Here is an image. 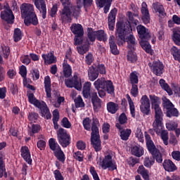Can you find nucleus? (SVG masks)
Listing matches in <instances>:
<instances>
[{
	"instance_id": "1",
	"label": "nucleus",
	"mask_w": 180,
	"mask_h": 180,
	"mask_svg": "<svg viewBox=\"0 0 180 180\" xmlns=\"http://www.w3.org/2000/svg\"><path fill=\"white\" fill-rule=\"evenodd\" d=\"M82 124L84 129L88 131L91 129V142L96 153L102 150L101 144V139L99 137V120L96 117H93L92 120L89 117H86L83 120Z\"/></svg>"
},
{
	"instance_id": "2",
	"label": "nucleus",
	"mask_w": 180,
	"mask_h": 180,
	"mask_svg": "<svg viewBox=\"0 0 180 180\" xmlns=\"http://www.w3.org/2000/svg\"><path fill=\"white\" fill-rule=\"evenodd\" d=\"M21 15L22 18H25L24 23L26 26H30V25H34L36 26L39 24V20H37V16L36 13H34V7L30 4H22L20 7Z\"/></svg>"
},
{
	"instance_id": "3",
	"label": "nucleus",
	"mask_w": 180,
	"mask_h": 180,
	"mask_svg": "<svg viewBox=\"0 0 180 180\" xmlns=\"http://www.w3.org/2000/svg\"><path fill=\"white\" fill-rule=\"evenodd\" d=\"M136 30L138 32L139 37L141 39L140 44L142 49H143L148 54H153L151 45H150L148 41H147V40L151 37L148 29L141 25H139L136 27Z\"/></svg>"
},
{
	"instance_id": "4",
	"label": "nucleus",
	"mask_w": 180,
	"mask_h": 180,
	"mask_svg": "<svg viewBox=\"0 0 180 180\" xmlns=\"http://www.w3.org/2000/svg\"><path fill=\"white\" fill-rule=\"evenodd\" d=\"M28 101L30 103L36 106L41 110V115L42 117H45V119H51V113L50 112V110H49V107H47V104L44 103V101H39V100L34 98V94L30 93L28 94Z\"/></svg>"
},
{
	"instance_id": "5",
	"label": "nucleus",
	"mask_w": 180,
	"mask_h": 180,
	"mask_svg": "<svg viewBox=\"0 0 180 180\" xmlns=\"http://www.w3.org/2000/svg\"><path fill=\"white\" fill-rule=\"evenodd\" d=\"M164 118H161L158 121L154 120L152 126L153 129L158 136H161L165 146H168V131L164 129Z\"/></svg>"
},
{
	"instance_id": "6",
	"label": "nucleus",
	"mask_w": 180,
	"mask_h": 180,
	"mask_svg": "<svg viewBox=\"0 0 180 180\" xmlns=\"http://www.w3.org/2000/svg\"><path fill=\"white\" fill-rule=\"evenodd\" d=\"M117 39L118 46H123L126 43V34L130 33L131 27L130 25L127 26L121 22H117Z\"/></svg>"
},
{
	"instance_id": "7",
	"label": "nucleus",
	"mask_w": 180,
	"mask_h": 180,
	"mask_svg": "<svg viewBox=\"0 0 180 180\" xmlns=\"http://www.w3.org/2000/svg\"><path fill=\"white\" fill-rule=\"evenodd\" d=\"M145 139L149 153H150L154 158H155L157 162L161 164V162H162V154H161L160 150H158L155 147V145H154V142H153V140H151V136H150L148 134H145Z\"/></svg>"
},
{
	"instance_id": "8",
	"label": "nucleus",
	"mask_w": 180,
	"mask_h": 180,
	"mask_svg": "<svg viewBox=\"0 0 180 180\" xmlns=\"http://www.w3.org/2000/svg\"><path fill=\"white\" fill-rule=\"evenodd\" d=\"M150 101L152 105V109L155 110L154 120L158 121L160 119H164V112L160 105H161V100L160 98L155 95L149 96Z\"/></svg>"
},
{
	"instance_id": "9",
	"label": "nucleus",
	"mask_w": 180,
	"mask_h": 180,
	"mask_svg": "<svg viewBox=\"0 0 180 180\" xmlns=\"http://www.w3.org/2000/svg\"><path fill=\"white\" fill-rule=\"evenodd\" d=\"M94 85L96 89H104L107 91L108 94H110L111 95L115 94V86H113V82L110 80L100 78L94 82Z\"/></svg>"
},
{
	"instance_id": "10",
	"label": "nucleus",
	"mask_w": 180,
	"mask_h": 180,
	"mask_svg": "<svg viewBox=\"0 0 180 180\" xmlns=\"http://www.w3.org/2000/svg\"><path fill=\"white\" fill-rule=\"evenodd\" d=\"M70 30L75 34V45L82 44V38L84 37V27L82 25L74 23L70 26Z\"/></svg>"
},
{
	"instance_id": "11",
	"label": "nucleus",
	"mask_w": 180,
	"mask_h": 180,
	"mask_svg": "<svg viewBox=\"0 0 180 180\" xmlns=\"http://www.w3.org/2000/svg\"><path fill=\"white\" fill-rule=\"evenodd\" d=\"M49 144L51 150L53 151L55 157H56L60 162H64V161H65V155L61 150L60 145L56 141V139L51 138L49 141Z\"/></svg>"
},
{
	"instance_id": "12",
	"label": "nucleus",
	"mask_w": 180,
	"mask_h": 180,
	"mask_svg": "<svg viewBox=\"0 0 180 180\" xmlns=\"http://www.w3.org/2000/svg\"><path fill=\"white\" fill-rule=\"evenodd\" d=\"M57 136L58 141L63 148H66L71 144V136L67 132V130L60 128L57 131Z\"/></svg>"
},
{
	"instance_id": "13",
	"label": "nucleus",
	"mask_w": 180,
	"mask_h": 180,
	"mask_svg": "<svg viewBox=\"0 0 180 180\" xmlns=\"http://www.w3.org/2000/svg\"><path fill=\"white\" fill-rule=\"evenodd\" d=\"M63 9L60 11V19L62 22H71V11H70V5L71 0H60Z\"/></svg>"
},
{
	"instance_id": "14",
	"label": "nucleus",
	"mask_w": 180,
	"mask_h": 180,
	"mask_svg": "<svg viewBox=\"0 0 180 180\" xmlns=\"http://www.w3.org/2000/svg\"><path fill=\"white\" fill-rule=\"evenodd\" d=\"M99 165L102 169H108V171H115V169H117L116 162L112 159V155H105L103 160L100 162Z\"/></svg>"
},
{
	"instance_id": "15",
	"label": "nucleus",
	"mask_w": 180,
	"mask_h": 180,
	"mask_svg": "<svg viewBox=\"0 0 180 180\" xmlns=\"http://www.w3.org/2000/svg\"><path fill=\"white\" fill-rule=\"evenodd\" d=\"M65 85H66L68 88H75V89H77V91H81L82 89L81 78L78 77L77 73L74 74L72 79L65 80Z\"/></svg>"
},
{
	"instance_id": "16",
	"label": "nucleus",
	"mask_w": 180,
	"mask_h": 180,
	"mask_svg": "<svg viewBox=\"0 0 180 180\" xmlns=\"http://www.w3.org/2000/svg\"><path fill=\"white\" fill-rule=\"evenodd\" d=\"M140 103H141V105H140L141 112L143 115H150V112H151V110L150 108V98H148V96H147V95L142 96L140 100Z\"/></svg>"
},
{
	"instance_id": "17",
	"label": "nucleus",
	"mask_w": 180,
	"mask_h": 180,
	"mask_svg": "<svg viewBox=\"0 0 180 180\" xmlns=\"http://www.w3.org/2000/svg\"><path fill=\"white\" fill-rule=\"evenodd\" d=\"M148 65L155 75L160 76L164 72V65L159 60L153 62V63H150Z\"/></svg>"
},
{
	"instance_id": "18",
	"label": "nucleus",
	"mask_w": 180,
	"mask_h": 180,
	"mask_svg": "<svg viewBox=\"0 0 180 180\" xmlns=\"http://www.w3.org/2000/svg\"><path fill=\"white\" fill-rule=\"evenodd\" d=\"M141 11L142 14L141 19L145 25L150 23V12L148 11V7L147 3L143 1L141 4Z\"/></svg>"
},
{
	"instance_id": "19",
	"label": "nucleus",
	"mask_w": 180,
	"mask_h": 180,
	"mask_svg": "<svg viewBox=\"0 0 180 180\" xmlns=\"http://www.w3.org/2000/svg\"><path fill=\"white\" fill-rule=\"evenodd\" d=\"M116 15H117V8H114L110 11L108 17V23L110 30L115 29V22H116Z\"/></svg>"
},
{
	"instance_id": "20",
	"label": "nucleus",
	"mask_w": 180,
	"mask_h": 180,
	"mask_svg": "<svg viewBox=\"0 0 180 180\" xmlns=\"http://www.w3.org/2000/svg\"><path fill=\"white\" fill-rule=\"evenodd\" d=\"M153 8L155 13L158 15L159 18H165L167 16V13L165 12V8L164 6L161 4L156 2L153 4Z\"/></svg>"
},
{
	"instance_id": "21",
	"label": "nucleus",
	"mask_w": 180,
	"mask_h": 180,
	"mask_svg": "<svg viewBox=\"0 0 180 180\" xmlns=\"http://www.w3.org/2000/svg\"><path fill=\"white\" fill-rule=\"evenodd\" d=\"M34 5L39 12L42 13L43 19H46V15H47V8H46V2L44 0H35Z\"/></svg>"
},
{
	"instance_id": "22",
	"label": "nucleus",
	"mask_w": 180,
	"mask_h": 180,
	"mask_svg": "<svg viewBox=\"0 0 180 180\" xmlns=\"http://www.w3.org/2000/svg\"><path fill=\"white\" fill-rule=\"evenodd\" d=\"M1 18L3 20L7 22V23L12 25L15 19V15H13L12 10L4 11L1 12Z\"/></svg>"
},
{
	"instance_id": "23",
	"label": "nucleus",
	"mask_w": 180,
	"mask_h": 180,
	"mask_svg": "<svg viewBox=\"0 0 180 180\" xmlns=\"http://www.w3.org/2000/svg\"><path fill=\"white\" fill-rule=\"evenodd\" d=\"M116 127H117L120 132V137L122 140H124V141L129 140V138L130 137V134H131V129H123L122 127V125L120 124L117 123L116 124Z\"/></svg>"
},
{
	"instance_id": "24",
	"label": "nucleus",
	"mask_w": 180,
	"mask_h": 180,
	"mask_svg": "<svg viewBox=\"0 0 180 180\" xmlns=\"http://www.w3.org/2000/svg\"><path fill=\"white\" fill-rule=\"evenodd\" d=\"M21 157L27 162L28 164H32V158L30 155V150L27 146H22L20 148Z\"/></svg>"
},
{
	"instance_id": "25",
	"label": "nucleus",
	"mask_w": 180,
	"mask_h": 180,
	"mask_svg": "<svg viewBox=\"0 0 180 180\" xmlns=\"http://www.w3.org/2000/svg\"><path fill=\"white\" fill-rule=\"evenodd\" d=\"M41 57L46 64H56L57 63V58L54 56V52H49L47 54H42Z\"/></svg>"
},
{
	"instance_id": "26",
	"label": "nucleus",
	"mask_w": 180,
	"mask_h": 180,
	"mask_svg": "<svg viewBox=\"0 0 180 180\" xmlns=\"http://www.w3.org/2000/svg\"><path fill=\"white\" fill-rule=\"evenodd\" d=\"M129 26H137L139 25V14H134L131 11L127 13Z\"/></svg>"
},
{
	"instance_id": "27",
	"label": "nucleus",
	"mask_w": 180,
	"mask_h": 180,
	"mask_svg": "<svg viewBox=\"0 0 180 180\" xmlns=\"http://www.w3.org/2000/svg\"><path fill=\"white\" fill-rule=\"evenodd\" d=\"M44 89L47 98H51V79L50 76H46L44 77Z\"/></svg>"
},
{
	"instance_id": "28",
	"label": "nucleus",
	"mask_w": 180,
	"mask_h": 180,
	"mask_svg": "<svg viewBox=\"0 0 180 180\" xmlns=\"http://www.w3.org/2000/svg\"><path fill=\"white\" fill-rule=\"evenodd\" d=\"M162 165L163 168L165 171H167V172H174V171H176V166L171 160H165L163 162Z\"/></svg>"
},
{
	"instance_id": "29",
	"label": "nucleus",
	"mask_w": 180,
	"mask_h": 180,
	"mask_svg": "<svg viewBox=\"0 0 180 180\" xmlns=\"http://www.w3.org/2000/svg\"><path fill=\"white\" fill-rule=\"evenodd\" d=\"M5 176L7 178L6 169H5V155L4 153H0V178Z\"/></svg>"
},
{
	"instance_id": "30",
	"label": "nucleus",
	"mask_w": 180,
	"mask_h": 180,
	"mask_svg": "<svg viewBox=\"0 0 180 180\" xmlns=\"http://www.w3.org/2000/svg\"><path fill=\"white\" fill-rule=\"evenodd\" d=\"M137 172L144 180H150V172L143 165L138 167Z\"/></svg>"
},
{
	"instance_id": "31",
	"label": "nucleus",
	"mask_w": 180,
	"mask_h": 180,
	"mask_svg": "<svg viewBox=\"0 0 180 180\" xmlns=\"http://www.w3.org/2000/svg\"><path fill=\"white\" fill-rule=\"evenodd\" d=\"M63 70L64 77H65V78H69V77H71V75H72V69L65 60L63 61Z\"/></svg>"
},
{
	"instance_id": "32",
	"label": "nucleus",
	"mask_w": 180,
	"mask_h": 180,
	"mask_svg": "<svg viewBox=\"0 0 180 180\" xmlns=\"http://www.w3.org/2000/svg\"><path fill=\"white\" fill-rule=\"evenodd\" d=\"M109 44H110V49L111 50V53L115 56H117V54H119V50H117V46L116 45V42L115 41V36L110 37Z\"/></svg>"
},
{
	"instance_id": "33",
	"label": "nucleus",
	"mask_w": 180,
	"mask_h": 180,
	"mask_svg": "<svg viewBox=\"0 0 180 180\" xmlns=\"http://www.w3.org/2000/svg\"><path fill=\"white\" fill-rule=\"evenodd\" d=\"M173 34L172 36V39L173 41L176 44L177 46L180 45V28L179 27H175L172 30Z\"/></svg>"
},
{
	"instance_id": "34",
	"label": "nucleus",
	"mask_w": 180,
	"mask_h": 180,
	"mask_svg": "<svg viewBox=\"0 0 180 180\" xmlns=\"http://www.w3.org/2000/svg\"><path fill=\"white\" fill-rule=\"evenodd\" d=\"M92 84H91V82H86L84 83V86H83V96L84 98H86V99H88V98H89V96H91V86Z\"/></svg>"
},
{
	"instance_id": "35",
	"label": "nucleus",
	"mask_w": 180,
	"mask_h": 180,
	"mask_svg": "<svg viewBox=\"0 0 180 180\" xmlns=\"http://www.w3.org/2000/svg\"><path fill=\"white\" fill-rule=\"evenodd\" d=\"M126 98L129 105V110L131 115L132 117H136V107L134 106V102H133V100H131V97H130V95L127 94Z\"/></svg>"
},
{
	"instance_id": "36",
	"label": "nucleus",
	"mask_w": 180,
	"mask_h": 180,
	"mask_svg": "<svg viewBox=\"0 0 180 180\" xmlns=\"http://www.w3.org/2000/svg\"><path fill=\"white\" fill-rule=\"evenodd\" d=\"M131 154L133 155H135V157H141V155H143V154H144V149L143 148V147L139 146H134L131 148Z\"/></svg>"
},
{
	"instance_id": "37",
	"label": "nucleus",
	"mask_w": 180,
	"mask_h": 180,
	"mask_svg": "<svg viewBox=\"0 0 180 180\" xmlns=\"http://www.w3.org/2000/svg\"><path fill=\"white\" fill-rule=\"evenodd\" d=\"M135 50L136 49H134V50L128 49L127 58L128 61H129V63H136V61H137V53H136V52H134Z\"/></svg>"
},
{
	"instance_id": "38",
	"label": "nucleus",
	"mask_w": 180,
	"mask_h": 180,
	"mask_svg": "<svg viewBox=\"0 0 180 180\" xmlns=\"http://www.w3.org/2000/svg\"><path fill=\"white\" fill-rule=\"evenodd\" d=\"M119 110V105H117V103H115L114 102H109L107 103V110L110 112V113H116V112H117V110Z\"/></svg>"
},
{
	"instance_id": "39",
	"label": "nucleus",
	"mask_w": 180,
	"mask_h": 180,
	"mask_svg": "<svg viewBox=\"0 0 180 180\" xmlns=\"http://www.w3.org/2000/svg\"><path fill=\"white\" fill-rule=\"evenodd\" d=\"M129 82L131 85H137L139 84V73L137 72L134 71L130 73Z\"/></svg>"
},
{
	"instance_id": "40",
	"label": "nucleus",
	"mask_w": 180,
	"mask_h": 180,
	"mask_svg": "<svg viewBox=\"0 0 180 180\" xmlns=\"http://www.w3.org/2000/svg\"><path fill=\"white\" fill-rule=\"evenodd\" d=\"M170 52L175 61H179V63H180V49L176 46H173L172 47Z\"/></svg>"
},
{
	"instance_id": "41",
	"label": "nucleus",
	"mask_w": 180,
	"mask_h": 180,
	"mask_svg": "<svg viewBox=\"0 0 180 180\" xmlns=\"http://www.w3.org/2000/svg\"><path fill=\"white\" fill-rule=\"evenodd\" d=\"M162 106L164 108V109L169 110V109H172V108H174V104L172 103V102H171V101H169V99L167 98V97H162Z\"/></svg>"
},
{
	"instance_id": "42",
	"label": "nucleus",
	"mask_w": 180,
	"mask_h": 180,
	"mask_svg": "<svg viewBox=\"0 0 180 180\" xmlns=\"http://www.w3.org/2000/svg\"><path fill=\"white\" fill-rule=\"evenodd\" d=\"M152 156L153 158H145V160L143 161V165L146 167V168H151V167H153V165H154V163L155 162V158H154L153 155Z\"/></svg>"
},
{
	"instance_id": "43",
	"label": "nucleus",
	"mask_w": 180,
	"mask_h": 180,
	"mask_svg": "<svg viewBox=\"0 0 180 180\" xmlns=\"http://www.w3.org/2000/svg\"><path fill=\"white\" fill-rule=\"evenodd\" d=\"M128 49L134 50L136 46V38L131 34L129 35L127 39Z\"/></svg>"
},
{
	"instance_id": "44",
	"label": "nucleus",
	"mask_w": 180,
	"mask_h": 180,
	"mask_svg": "<svg viewBox=\"0 0 180 180\" xmlns=\"http://www.w3.org/2000/svg\"><path fill=\"white\" fill-rule=\"evenodd\" d=\"M96 33L97 40H99V41H106L108 40V36L105 34V31L101 30L96 31Z\"/></svg>"
},
{
	"instance_id": "45",
	"label": "nucleus",
	"mask_w": 180,
	"mask_h": 180,
	"mask_svg": "<svg viewBox=\"0 0 180 180\" xmlns=\"http://www.w3.org/2000/svg\"><path fill=\"white\" fill-rule=\"evenodd\" d=\"M159 84L161 88H162V89L166 91V92H167L169 95H172V90H171V88H169V86L168 85V84L165 82V80H164L163 79H161L159 82Z\"/></svg>"
},
{
	"instance_id": "46",
	"label": "nucleus",
	"mask_w": 180,
	"mask_h": 180,
	"mask_svg": "<svg viewBox=\"0 0 180 180\" xmlns=\"http://www.w3.org/2000/svg\"><path fill=\"white\" fill-rule=\"evenodd\" d=\"M88 76H89V79L90 81H95V79H96V78L99 77V72H96V70H95V69L94 68L89 69Z\"/></svg>"
},
{
	"instance_id": "47",
	"label": "nucleus",
	"mask_w": 180,
	"mask_h": 180,
	"mask_svg": "<svg viewBox=\"0 0 180 180\" xmlns=\"http://www.w3.org/2000/svg\"><path fill=\"white\" fill-rule=\"evenodd\" d=\"M167 117H172V116L178 117V116H179V112H178V110L175 108V107H173L167 110Z\"/></svg>"
},
{
	"instance_id": "48",
	"label": "nucleus",
	"mask_w": 180,
	"mask_h": 180,
	"mask_svg": "<svg viewBox=\"0 0 180 180\" xmlns=\"http://www.w3.org/2000/svg\"><path fill=\"white\" fill-rule=\"evenodd\" d=\"M92 103L94 105V109L96 112H98L99 109H101V106H102V101L100 98H96L95 100H92Z\"/></svg>"
},
{
	"instance_id": "49",
	"label": "nucleus",
	"mask_w": 180,
	"mask_h": 180,
	"mask_svg": "<svg viewBox=\"0 0 180 180\" xmlns=\"http://www.w3.org/2000/svg\"><path fill=\"white\" fill-rule=\"evenodd\" d=\"M13 38H14V41L15 42H18L22 39V31H20V29L19 28L15 29Z\"/></svg>"
},
{
	"instance_id": "50",
	"label": "nucleus",
	"mask_w": 180,
	"mask_h": 180,
	"mask_svg": "<svg viewBox=\"0 0 180 180\" xmlns=\"http://www.w3.org/2000/svg\"><path fill=\"white\" fill-rule=\"evenodd\" d=\"M166 127L167 130H175V129L178 128V122L174 121H169L166 123Z\"/></svg>"
},
{
	"instance_id": "51",
	"label": "nucleus",
	"mask_w": 180,
	"mask_h": 180,
	"mask_svg": "<svg viewBox=\"0 0 180 180\" xmlns=\"http://www.w3.org/2000/svg\"><path fill=\"white\" fill-rule=\"evenodd\" d=\"M75 103L76 108H84V106H85V103H84V101L82 100V97H81V96H79L75 100Z\"/></svg>"
},
{
	"instance_id": "52",
	"label": "nucleus",
	"mask_w": 180,
	"mask_h": 180,
	"mask_svg": "<svg viewBox=\"0 0 180 180\" xmlns=\"http://www.w3.org/2000/svg\"><path fill=\"white\" fill-rule=\"evenodd\" d=\"M135 136L141 143H143L144 141V135L143 134L141 129H136L135 132Z\"/></svg>"
},
{
	"instance_id": "53",
	"label": "nucleus",
	"mask_w": 180,
	"mask_h": 180,
	"mask_svg": "<svg viewBox=\"0 0 180 180\" xmlns=\"http://www.w3.org/2000/svg\"><path fill=\"white\" fill-rule=\"evenodd\" d=\"M131 94L134 98H136V96L139 95V86L137 84H131Z\"/></svg>"
},
{
	"instance_id": "54",
	"label": "nucleus",
	"mask_w": 180,
	"mask_h": 180,
	"mask_svg": "<svg viewBox=\"0 0 180 180\" xmlns=\"http://www.w3.org/2000/svg\"><path fill=\"white\" fill-rule=\"evenodd\" d=\"M89 172H90V174L93 176V179H94V180H101V179H99V176L98 175V173L96 172V170L95 169L94 167L91 166L90 169H89Z\"/></svg>"
},
{
	"instance_id": "55",
	"label": "nucleus",
	"mask_w": 180,
	"mask_h": 180,
	"mask_svg": "<svg viewBox=\"0 0 180 180\" xmlns=\"http://www.w3.org/2000/svg\"><path fill=\"white\" fill-rule=\"evenodd\" d=\"M2 53H3V57L4 58H6V60H8V58L9 57V55L11 54V49L8 46H4L2 48Z\"/></svg>"
},
{
	"instance_id": "56",
	"label": "nucleus",
	"mask_w": 180,
	"mask_h": 180,
	"mask_svg": "<svg viewBox=\"0 0 180 180\" xmlns=\"http://www.w3.org/2000/svg\"><path fill=\"white\" fill-rule=\"evenodd\" d=\"M20 61L22 63V64H25V65H29L30 63H31L30 58H29V55H22L20 57Z\"/></svg>"
},
{
	"instance_id": "57",
	"label": "nucleus",
	"mask_w": 180,
	"mask_h": 180,
	"mask_svg": "<svg viewBox=\"0 0 180 180\" xmlns=\"http://www.w3.org/2000/svg\"><path fill=\"white\" fill-rule=\"evenodd\" d=\"M28 119L30 122H31L32 123H34L36 122V120L39 119V114L36 112H31L28 115Z\"/></svg>"
},
{
	"instance_id": "58",
	"label": "nucleus",
	"mask_w": 180,
	"mask_h": 180,
	"mask_svg": "<svg viewBox=\"0 0 180 180\" xmlns=\"http://www.w3.org/2000/svg\"><path fill=\"white\" fill-rule=\"evenodd\" d=\"M88 38L89 39L90 41H95L96 39V31L89 30L88 32Z\"/></svg>"
},
{
	"instance_id": "59",
	"label": "nucleus",
	"mask_w": 180,
	"mask_h": 180,
	"mask_svg": "<svg viewBox=\"0 0 180 180\" xmlns=\"http://www.w3.org/2000/svg\"><path fill=\"white\" fill-rule=\"evenodd\" d=\"M39 131H40V125L32 124L31 132H30V136H33V134H36V133H39Z\"/></svg>"
},
{
	"instance_id": "60",
	"label": "nucleus",
	"mask_w": 180,
	"mask_h": 180,
	"mask_svg": "<svg viewBox=\"0 0 180 180\" xmlns=\"http://www.w3.org/2000/svg\"><path fill=\"white\" fill-rule=\"evenodd\" d=\"M97 71V72H99V74L105 75L106 74V67H105V65L103 64L98 65Z\"/></svg>"
},
{
	"instance_id": "61",
	"label": "nucleus",
	"mask_w": 180,
	"mask_h": 180,
	"mask_svg": "<svg viewBox=\"0 0 180 180\" xmlns=\"http://www.w3.org/2000/svg\"><path fill=\"white\" fill-rule=\"evenodd\" d=\"M53 175L56 180H64V176H63L60 170H55L53 172Z\"/></svg>"
},
{
	"instance_id": "62",
	"label": "nucleus",
	"mask_w": 180,
	"mask_h": 180,
	"mask_svg": "<svg viewBox=\"0 0 180 180\" xmlns=\"http://www.w3.org/2000/svg\"><path fill=\"white\" fill-rule=\"evenodd\" d=\"M127 163L130 167H134L136 164H139V159L134 158H129L127 160Z\"/></svg>"
},
{
	"instance_id": "63",
	"label": "nucleus",
	"mask_w": 180,
	"mask_h": 180,
	"mask_svg": "<svg viewBox=\"0 0 180 180\" xmlns=\"http://www.w3.org/2000/svg\"><path fill=\"white\" fill-rule=\"evenodd\" d=\"M92 63H94V56L92 55V53H89L86 56V63L88 65H91Z\"/></svg>"
},
{
	"instance_id": "64",
	"label": "nucleus",
	"mask_w": 180,
	"mask_h": 180,
	"mask_svg": "<svg viewBox=\"0 0 180 180\" xmlns=\"http://www.w3.org/2000/svg\"><path fill=\"white\" fill-rule=\"evenodd\" d=\"M172 157L176 161H180V151L174 150L172 153Z\"/></svg>"
}]
</instances>
